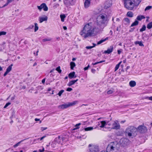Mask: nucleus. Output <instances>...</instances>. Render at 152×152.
<instances>
[{
	"instance_id": "1",
	"label": "nucleus",
	"mask_w": 152,
	"mask_h": 152,
	"mask_svg": "<svg viewBox=\"0 0 152 152\" xmlns=\"http://www.w3.org/2000/svg\"><path fill=\"white\" fill-rule=\"evenodd\" d=\"M92 25L91 23L86 24L80 32V34L85 39L92 36L94 34L95 28Z\"/></svg>"
},
{
	"instance_id": "2",
	"label": "nucleus",
	"mask_w": 152,
	"mask_h": 152,
	"mask_svg": "<svg viewBox=\"0 0 152 152\" xmlns=\"http://www.w3.org/2000/svg\"><path fill=\"white\" fill-rule=\"evenodd\" d=\"M125 132L129 137L133 138L137 135V130L135 127L130 126L126 129Z\"/></svg>"
},
{
	"instance_id": "3",
	"label": "nucleus",
	"mask_w": 152,
	"mask_h": 152,
	"mask_svg": "<svg viewBox=\"0 0 152 152\" xmlns=\"http://www.w3.org/2000/svg\"><path fill=\"white\" fill-rule=\"evenodd\" d=\"M107 16L105 14L100 15L97 18V24L99 26H101L103 25V26H105V24L107 20Z\"/></svg>"
},
{
	"instance_id": "4",
	"label": "nucleus",
	"mask_w": 152,
	"mask_h": 152,
	"mask_svg": "<svg viewBox=\"0 0 152 152\" xmlns=\"http://www.w3.org/2000/svg\"><path fill=\"white\" fill-rule=\"evenodd\" d=\"M111 119H110V121H107L108 125L111 126L113 129L117 130L120 129L121 126L118 121L117 120L114 121H111Z\"/></svg>"
},
{
	"instance_id": "5",
	"label": "nucleus",
	"mask_w": 152,
	"mask_h": 152,
	"mask_svg": "<svg viewBox=\"0 0 152 152\" xmlns=\"http://www.w3.org/2000/svg\"><path fill=\"white\" fill-rule=\"evenodd\" d=\"M77 102V101H75L72 102H68L67 104H64L61 105H58V107L59 109H66L75 105Z\"/></svg>"
},
{
	"instance_id": "6",
	"label": "nucleus",
	"mask_w": 152,
	"mask_h": 152,
	"mask_svg": "<svg viewBox=\"0 0 152 152\" xmlns=\"http://www.w3.org/2000/svg\"><path fill=\"white\" fill-rule=\"evenodd\" d=\"M133 0H129L124 4L125 7L129 10H132L135 6L134 3L132 2Z\"/></svg>"
},
{
	"instance_id": "7",
	"label": "nucleus",
	"mask_w": 152,
	"mask_h": 152,
	"mask_svg": "<svg viewBox=\"0 0 152 152\" xmlns=\"http://www.w3.org/2000/svg\"><path fill=\"white\" fill-rule=\"evenodd\" d=\"M129 140L126 138H122L120 139L119 143L123 147H125L129 144Z\"/></svg>"
},
{
	"instance_id": "8",
	"label": "nucleus",
	"mask_w": 152,
	"mask_h": 152,
	"mask_svg": "<svg viewBox=\"0 0 152 152\" xmlns=\"http://www.w3.org/2000/svg\"><path fill=\"white\" fill-rule=\"evenodd\" d=\"M74 0H63L64 4L68 7L70 6H72L75 4Z\"/></svg>"
},
{
	"instance_id": "9",
	"label": "nucleus",
	"mask_w": 152,
	"mask_h": 152,
	"mask_svg": "<svg viewBox=\"0 0 152 152\" xmlns=\"http://www.w3.org/2000/svg\"><path fill=\"white\" fill-rule=\"evenodd\" d=\"M137 132H138L140 133H144L147 132V129L144 126L140 125L139 126L137 129Z\"/></svg>"
},
{
	"instance_id": "10",
	"label": "nucleus",
	"mask_w": 152,
	"mask_h": 152,
	"mask_svg": "<svg viewBox=\"0 0 152 152\" xmlns=\"http://www.w3.org/2000/svg\"><path fill=\"white\" fill-rule=\"evenodd\" d=\"M91 147L89 148V150L91 152H97L99 151V148L97 146L92 145L90 144L88 145V147Z\"/></svg>"
},
{
	"instance_id": "11",
	"label": "nucleus",
	"mask_w": 152,
	"mask_h": 152,
	"mask_svg": "<svg viewBox=\"0 0 152 152\" xmlns=\"http://www.w3.org/2000/svg\"><path fill=\"white\" fill-rule=\"evenodd\" d=\"M38 9L40 11L41 10L43 9L44 11H47L48 10V8L45 3L42 4L40 6H37Z\"/></svg>"
},
{
	"instance_id": "12",
	"label": "nucleus",
	"mask_w": 152,
	"mask_h": 152,
	"mask_svg": "<svg viewBox=\"0 0 152 152\" xmlns=\"http://www.w3.org/2000/svg\"><path fill=\"white\" fill-rule=\"evenodd\" d=\"M38 9L40 11L41 10L43 9L44 11H47L48 10V8L45 3L42 4L40 6H37Z\"/></svg>"
},
{
	"instance_id": "13",
	"label": "nucleus",
	"mask_w": 152,
	"mask_h": 152,
	"mask_svg": "<svg viewBox=\"0 0 152 152\" xmlns=\"http://www.w3.org/2000/svg\"><path fill=\"white\" fill-rule=\"evenodd\" d=\"M115 148H113V146L112 145L110 144L108 145L107 148V151H103L101 152H108V151H113L115 150Z\"/></svg>"
},
{
	"instance_id": "14",
	"label": "nucleus",
	"mask_w": 152,
	"mask_h": 152,
	"mask_svg": "<svg viewBox=\"0 0 152 152\" xmlns=\"http://www.w3.org/2000/svg\"><path fill=\"white\" fill-rule=\"evenodd\" d=\"M112 4V1L111 0H107L104 4V8L105 9L108 8L111 6Z\"/></svg>"
},
{
	"instance_id": "15",
	"label": "nucleus",
	"mask_w": 152,
	"mask_h": 152,
	"mask_svg": "<svg viewBox=\"0 0 152 152\" xmlns=\"http://www.w3.org/2000/svg\"><path fill=\"white\" fill-rule=\"evenodd\" d=\"M64 137L58 136V137L55 139V140L57 143H59L61 142V140H62V141H63L64 140Z\"/></svg>"
},
{
	"instance_id": "16",
	"label": "nucleus",
	"mask_w": 152,
	"mask_h": 152,
	"mask_svg": "<svg viewBox=\"0 0 152 152\" xmlns=\"http://www.w3.org/2000/svg\"><path fill=\"white\" fill-rule=\"evenodd\" d=\"M113 46H111L110 47V48H108L107 50H105L104 52V53L106 54H109L112 52L113 51Z\"/></svg>"
},
{
	"instance_id": "17",
	"label": "nucleus",
	"mask_w": 152,
	"mask_h": 152,
	"mask_svg": "<svg viewBox=\"0 0 152 152\" xmlns=\"http://www.w3.org/2000/svg\"><path fill=\"white\" fill-rule=\"evenodd\" d=\"M68 77L70 79H72L75 78L77 77L75 75V72H70L68 75Z\"/></svg>"
},
{
	"instance_id": "18",
	"label": "nucleus",
	"mask_w": 152,
	"mask_h": 152,
	"mask_svg": "<svg viewBox=\"0 0 152 152\" xmlns=\"http://www.w3.org/2000/svg\"><path fill=\"white\" fill-rule=\"evenodd\" d=\"M45 17H40L39 18V20L40 23H42L44 21L47 20L48 18L47 16H44Z\"/></svg>"
},
{
	"instance_id": "19",
	"label": "nucleus",
	"mask_w": 152,
	"mask_h": 152,
	"mask_svg": "<svg viewBox=\"0 0 152 152\" xmlns=\"http://www.w3.org/2000/svg\"><path fill=\"white\" fill-rule=\"evenodd\" d=\"M90 4V0H86L84 2V6L85 8H88Z\"/></svg>"
},
{
	"instance_id": "20",
	"label": "nucleus",
	"mask_w": 152,
	"mask_h": 152,
	"mask_svg": "<svg viewBox=\"0 0 152 152\" xmlns=\"http://www.w3.org/2000/svg\"><path fill=\"white\" fill-rule=\"evenodd\" d=\"M78 80V79H77L76 80H72L70 81L67 84V86H71L72 85L74 84Z\"/></svg>"
},
{
	"instance_id": "21",
	"label": "nucleus",
	"mask_w": 152,
	"mask_h": 152,
	"mask_svg": "<svg viewBox=\"0 0 152 152\" xmlns=\"http://www.w3.org/2000/svg\"><path fill=\"white\" fill-rule=\"evenodd\" d=\"M107 121H101V125L100 126V127L101 128H103L104 127V126L106 125H108V124H107Z\"/></svg>"
},
{
	"instance_id": "22",
	"label": "nucleus",
	"mask_w": 152,
	"mask_h": 152,
	"mask_svg": "<svg viewBox=\"0 0 152 152\" xmlns=\"http://www.w3.org/2000/svg\"><path fill=\"white\" fill-rule=\"evenodd\" d=\"M129 86L131 87H134L136 86V83L134 81L132 80L129 83Z\"/></svg>"
},
{
	"instance_id": "23",
	"label": "nucleus",
	"mask_w": 152,
	"mask_h": 152,
	"mask_svg": "<svg viewBox=\"0 0 152 152\" xmlns=\"http://www.w3.org/2000/svg\"><path fill=\"white\" fill-rule=\"evenodd\" d=\"M134 44L135 45H137L138 44L140 46H144V45L142 43V41H136L134 42Z\"/></svg>"
},
{
	"instance_id": "24",
	"label": "nucleus",
	"mask_w": 152,
	"mask_h": 152,
	"mask_svg": "<svg viewBox=\"0 0 152 152\" xmlns=\"http://www.w3.org/2000/svg\"><path fill=\"white\" fill-rule=\"evenodd\" d=\"M108 37H107L105 39H102L100 41H99L97 42V45H99L101 44L102 43L104 42L106 40H107L108 39Z\"/></svg>"
},
{
	"instance_id": "25",
	"label": "nucleus",
	"mask_w": 152,
	"mask_h": 152,
	"mask_svg": "<svg viewBox=\"0 0 152 152\" xmlns=\"http://www.w3.org/2000/svg\"><path fill=\"white\" fill-rule=\"evenodd\" d=\"M141 0H133L135 6H137L139 5L141 2Z\"/></svg>"
},
{
	"instance_id": "26",
	"label": "nucleus",
	"mask_w": 152,
	"mask_h": 152,
	"mask_svg": "<svg viewBox=\"0 0 152 152\" xmlns=\"http://www.w3.org/2000/svg\"><path fill=\"white\" fill-rule=\"evenodd\" d=\"M113 146V148L115 149H117V145H118V143L116 142H112L110 143Z\"/></svg>"
},
{
	"instance_id": "27",
	"label": "nucleus",
	"mask_w": 152,
	"mask_h": 152,
	"mask_svg": "<svg viewBox=\"0 0 152 152\" xmlns=\"http://www.w3.org/2000/svg\"><path fill=\"white\" fill-rule=\"evenodd\" d=\"M145 17L143 15H140L138 16L137 18V19L138 20H141L143 19H145Z\"/></svg>"
},
{
	"instance_id": "28",
	"label": "nucleus",
	"mask_w": 152,
	"mask_h": 152,
	"mask_svg": "<svg viewBox=\"0 0 152 152\" xmlns=\"http://www.w3.org/2000/svg\"><path fill=\"white\" fill-rule=\"evenodd\" d=\"M70 68L72 70H73L74 68L76 66L75 64V62H71L70 63Z\"/></svg>"
},
{
	"instance_id": "29",
	"label": "nucleus",
	"mask_w": 152,
	"mask_h": 152,
	"mask_svg": "<svg viewBox=\"0 0 152 152\" xmlns=\"http://www.w3.org/2000/svg\"><path fill=\"white\" fill-rule=\"evenodd\" d=\"M139 22L137 20H135L131 25L130 27L136 26L138 24Z\"/></svg>"
},
{
	"instance_id": "30",
	"label": "nucleus",
	"mask_w": 152,
	"mask_h": 152,
	"mask_svg": "<svg viewBox=\"0 0 152 152\" xmlns=\"http://www.w3.org/2000/svg\"><path fill=\"white\" fill-rule=\"evenodd\" d=\"M126 15L129 17L132 18L133 17V14L132 12L129 11L127 12Z\"/></svg>"
},
{
	"instance_id": "31",
	"label": "nucleus",
	"mask_w": 152,
	"mask_h": 152,
	"mask_svg": "<svg viewBox=\"0 0 152 152\" xmlns=\"http://www.w3.org/2000/svg\"><path fill=\"white\" fill-rule=\"evenodd\" d=\"M13 66V64H11L6 69V71L9 73L11 70L12 67Z\"/></svg>"
},
{
	"instance_id": "32",
	"label": "nucleus",
	"mask_w": 152,
	"mask_h": 152,
	"mask_svg": "<svg viewBox=\"0 0 152 152\" xmlns=\"http://www.w3.org/2000/svg\"><path fill=\"white\" fill-rule=\"evenodd\" d=\"M60 17L61 18V20L62 22H64V18H66L65 15L64 14H61L60 15Z\"/></svg>"
},
{
	"instance_id": "33",
	"label": "nucleus",
	"mask_w": 152,
	"mask_h": 152,
	"mask_svg": "<svg viewBox=\"0 0 152 152\" xmlns=\"http://www.w3.org/2000/svg\"><path fill=\"white\" fill-rule=\"evenodd\" d=\"M93 127H89L86 128L84 129V130L86 131H91L93 129Z\"/></svg>"
},
{
	"instance_id": "34",
	"label": "nucleus",
	"mask_w": 152,
	"mask_h": 152,
	"mask_svg": "<svg viewBox=\"0 0 152 152\" xmlns=\"http://www.w3.org/2000/svg\"><path fill=\"white\" fill-rule=\"evenodd\" d=\"M146 27L145 25H142V27L140 29V32H142L144 31H145L146 30Z\"/></svg>"
},
{
	"instance_id": "35",
	"label": "nucleus",
	"mask_w": 152,
	"mask_h": 152,
	"mask_svg": "<svg viewBox=\"0 0 152 152\" xmlns=\"http://www.w3.org/2000/svg\"><path fill=\"white\" fill-rule=\"evenodd\" d=\"M26 139H25L24 140H21V141L18 142L16 144H15L14 145V148H16V147H17L23 141H24V140H26Z\"/></svg>"
},
{
	"instance_id": "36",
	"label": "nucleus",
	"mask_w": 152,
	"mask_h": 152,
	"mask_svg": "<svg viewBox=\"0 0 152 152\" xmlns=\"http://www.w3.org/2000/svg\"><path fill=\"white\" fill-rule=\"evenodd\" d=\"M147 28L148 29H150L152 28V22L149 23L147 24Z\"/></svg>"
},
{
	"instance_id": "37",
	"label": "nucleus",
	"mask_w": 152,
	"mask_h": 152,
	"mask_svg": "<svg viewBox=\"0 0 152 152\" xmlns=\"http://www.w3.org/2000/svg\"><path fill=\"white\" fill-rule=\"evenodd\" d=\"M121 63V61L118 64H117L116 65L115 68V71H116L118 69V68L120 66V65Z\"/></svg>"
},
{
	"instance_id": "38",
	"label": "nucleus",
	"mask_w": 152,
	"mask_h": 152,
	"mask_svg": "<svg viewBox=\"0 0 152 152\" xmlns=\"http://www.w3.org/2000/svg\"><path fill=\"white\" fill-rule=\"evenodd\" d=\"M35 25V28H34V32H36L37 31L38 29V24L36 23H34Z\"/></svg>"
},
{
	"instance_id": "39",
	"label": "nucleus",
	"mask_w": 152,
	"mask_h": 152,
	"mask_svg": "<svg viewBox=\"0 0 152 152\" xmlns=\"http://www.w3.org/2000/svg\"><path fill=\"white\" fill-rule=\"evenodd\" d=\"M56 70L59 73H61V70L60 69V67L58 66L56 69Z\"/></svg>"
},
{
	"instance_id": "40",
	"label": "nucleus",
	"mask_w": 152,
	"mask_h": 152,
	"mask_svg": "<svg viewBox=\"0 0 152 152\" xmlns=\"http://www.w3.org/2000/svg\"><path fill=\"white\" fill-rule=\"evenodd\" d=\"M51 40V39L50 38H46L43 39H42V41L43 42H45L46 41H50Z\"/></svg>"
},
{
	"instance_id": "41",
	"label": "nucleus",
	"mask_w": 152,
	"mask_h": 152,
	"mask_svg": "<svg viewBox=\"0 0 152 152\" xmlns=\"http://www.w3.org/2000/svg\"><path fill=\"white\" fill-rule=\"evenodd\" d=\"M7 34V32L4 31H1L0 32V36L2 35H5Z\"/></svg>"
},
{
	"instance_id": "42",
	"label": "nucleus",
	"mask_w": 152,
	"mask_h": 152,
	"mask_svg": "<svg viewBox=\"0 0 152 152\" xmlns=\"http://www.w3.org/2000/svg\"><path fill=\"white\" fill-rule=\"evenodd\" d=\"M64 91L63 90H62L61 91H60L58 94H58L59 96H60L61 95V94H62V93L64 92Z\"/></svg>"
},
{
	"instance_id": "43",
	"label": "nucleus",
	"mask_w": 152,
	"mask_h": 152,
	"mask_svg": "<svg viewBox=\"0 0 152 152\" xmlns=\"http://www.w3.org/2000/svg\"><path fill=\"white\" fill-rule=\"evenodd\" d=\"M152 7L151 6H149L147 7L145 9V11H146L148 10H149L150 9H151Z\"/></svg>"
},
{
	"instance_id": "44",
	"label": "nucleus",
	"mask_w": 152,
	"mask_h": 152,
	"mask_svg": "<svg viewBox=\"0 0 152 152\" xmlns=\"http://www.w3.org/2000/svg\"><path fill=\"white\" fill-rule=\"evenodd\" d=\"M53 81V79L51 78H48L46 81V82L48 83H51Z\"/></svg>"
},
{
	"instance_id": "45",
	"label": "nucleus",
	"mask_w": 152,
	"mask_h": 152,
	"mask_svg": "<svg viewBox=\"0 0 152 152\" xmlns=\"http://www.w3.org/2000/svg\"><path fill=\"white\" fill-rule=\"evenodd\" d=\"M114 91H113V90H109V91H108L107 92V93L108 94H112V93H113V92H114Z\"/></svg>"
},
{
	"instance_id": "46",
	"label": "nucleus",
	"mask_w": 152,
	"mask_h": 152,
	"mask_svg": "<svg viewBox=\"0 0 152 152\" xmlns=\"http://www.w3.org/2000/svg\"><path fill=\"white\" fill-rule=\"evenodd\" d=\"M124 20L128 23H129L130 22L129 19L128 18H125Z\"/></svg>"
},
{
	"instance_id": "47",
	"label": "nucleus",
	"mask_w": 152,
	"mask_h": 152,
	"mask_svg": "<svg viewBox=\"0 0 152 152\" xmlns=\"http://www.w3.org/2000/svg\"><path fill=\"white\" fill-rule=\"evenodd\" d=\"M59 5L58 4H57V3L55 4H54V5H53V7L55 9V8H56L57 7H59Z\"/></svg>"
},
{
	"instance_id": "48",
	"label": "nucleus",
	"mask_w": 152,
	"mask_h": 152,
	"mask_svg": "<svg viewBox=\"0 0 152 152\" xmlns=\"http://www.w3.org/2000/svg\"><path fill=\"white\" fill-rule=\"evenodd\" d=\"M104 129H107L108 130V131H111L112 129H113L112 128V127L111 126V127L110 126V127H107V126H106V127H104Z\"/></svg>"
},
{
	"instance_id": "49",
	"label": "nucleus",
	"mask_w": 152,
	"mask_h": 152,
	"mask_svg": "<svg viewBox=\"0 0 152 152\" xmlns=\"http://www.w3.org/2000/svg\"><path fill=\"white\" fill-rule=\"evenodd\" d=\"M11 104V103L10 102H8L6 103L5 105L4 106V108H6L9 105Z\"/></svg>"
},
{
	"instance_id": "50",
	"label": "nucleus",
	"mask_w": 152,
	"mask_h": 152,
	"mask_svg": "<svg viewBox=\"0 0 152 152\" xmlns=\"http://www.w3.org/2000/svg\"><path fill=\"white\" fill-rule=\"evenodd\" d=\"M105 61V60H103V61H100L99 62H96L95 63H94V64H95V65H96V64H99V63H102L103 62H104Z\"/></svg>"
},
{
	"instance_id": "51",
	"label": "nucleus",
	"mask_w": 152,
	"mask_h": 152,
	"mask_svg": "<svg viewBox=\"0 0 152 152\" xmlns=\"http://www.w3.org/2000/svg\"><path fill=\"white\" fill-rule=\"evenodd\" d=\"M72 90V89L71 88H67L66 91H71Z\"/></svg>"
},
{
	"instance_id": "52",
	"label": "nucleus",
	"mask_w": 152,
	"mask_h": 152,
	"mask_svg": "<svg viewBox=\"0 0 152 152\" xmlns=\"http://www.w3.org/2000/svg\"><path fill=\"white\" fill-rule=\"evenodd\" d=\"M47 129V127H41V130L42 131H43L46 129Z\"/></svg>"
},
{
	"instance_id": "53",
	"label": "nucleus",
	"mask_w": 152,
	"mask_h": 152,
	"mask_svg": "<svg viewBox=\"0 0 152 152\" xmlns=\"http://www.w3.org/2000/svg\"><path fill=\"white\" fill-rule=\"evenodd\" d=\"M90 66L88 64V66H86V67H85L84 68V69L86 71V70H88L89 68V67Z\"/></svg>"
},
{
	"instance_id": "54",
	"label": "nucleus",
	"mask_w": 152,
	"mask_h": 152,
	"mask_svg": "<svg viewBox=\"0 0 152 152\" xmlns=\"http://www.w3.org/2000/svg\"><path fill=\"white\" fill-rule=\"evenodd\" d=\"M93 48L92 46H88L86 47V48L87 49H90Z\"/></svg>"
},
{
	"instance_id": "55",
	"label": "nucleus",
	"mask_w": 152,
	"mask_h": 152,
	"mask_svg": "<svg viewBox=\"0 0 152 152\" xmlns=\"http://www.w3.org/2000/svg\"><path fill=\"white\" fill-rule=\"evenodd\" d=\"M45 136H44L41 137L40 138H38V139H37L36 140H39V139L40 140H42L44 138H45Z\"/></svg>"
},
{
	"instance_id": "56",
	"label": "nucleus",
	"mask_w": 152,
	"mask_h": 152,
	"mask_svg": "<svg viewBox=\"0 0 152 152\" xmlns=\"http://www.w3.org/2000/svg\"><path fill=\"white\" fill-rule=\"evenodd\" d=\"M135 28L134 27H133V28H132L130 29L129 30V32H132L134 31V30L135 29Z\"/></svg>"
},
{
	"instance_id": "57",
	"label": "nucleus",
	"mask_w": 152,
	"mask_h": 152,
	"mask_svg": "<svg viewBox=\"0 0 152 152\" xmlns=\"http://www.w3.org/2000/svg\"><path fill=\"white\" fill-rule=\"evenodd\" d=\"M34 27V25H31L28 27V28H27V29H32Z\"/></svg>"
},
{
	"instance_id": "58",
	"label": "nucleus",
	"mask_w": 152,
	"mask_h": 152,
	"mask_svg": "<svg viewBox=\"0 0 152 152\" xmlns=\"http://www.w3.org/2000/svg\"><path fill=\"white\" fill-rule=\"evenodd\" d=\"M91 71L93 73H94L96 71V70L95 69L93 68L91 69Z\"/></svg>"
},
{
	"instance_id": "59",
	"label": "nucleus",
	"mask_w": 152,
	"mask_h": 152,
	"mask_svg": "<svg viewBox=\"0 0 152 152\" xmlns=\"http://www.w3.org/2000/svg\"><path fill=\"white\" fill-rule=\"evenodd\" d=\"M120 28H121V26L120 25L119 26V27H118L117 28V31H119L120 30Z\"/></svg>"
},
{
	"instance_id": "60",
	"label": "nucleus",
	"mask_w": 152,
	"mask_h": 152,
	"mask_svg": "<svg viewBox=\"0 0 152 152\" xmlns=\"http://www.w3.org/2000/svg\"><path fill=\"white\" fill-rule=\"evenodd\" d=\"M8 73H9V72L6 71V72L4 74V76L5 77L7 74Z\"/></svg>"
},
{
	"instance_id": "61",
	"label": "nucleus",
	"mask_w": 152,
	"mask_h": 152,
	"mask_svg": "<svg viewBox=\"0 0 152 152\" xmlns=\"http://www.w3.org/2000/svg\"><path fill=\"white\" fill-rule=\"evenodd\" d=\"M9 3H8V1H7V3L5 4L1 8H3L4 7H5V6H7L8 4H9Z\"/></svg>"
},
{
	"instance_id": "62",
	"label": "nucleus",
	"mask_w": 152,
	"mask_h": 152,
	"mask_svg": "<svg viewBox=\"0 0 152 152\" xmlns=\"http://www.w3.org/2000/svg\"><path fill=\"white\" fill-rule=\"evenodd\" d=\"M80 124H81L80 123L77 124L75 125V127H79V126H80Z\"/></svg>"
},
{
	"instance_id": "63",
	"label": "nucleus",
	"mask_w": 152,
	"mask_h": 152,
	"mask_svg": "<svg viewBox=\"0 0 152 152\" xmlns=\"http://www.w3.org/2000/svg\"><path fill=\"white\" fill-rule=\"evenodd\" d=\"M39 152H43L44 151V148H43V149L42 150L39 149Z\"/></svg>"
},
{
	"instance_id": "64",
	"label": "nucleus",
	"mask_w": 152,
	"mask_h": 152,
	"mask_svg": "<svg viewBox=\"0 0 152 152\" xmlns=\"http://www.w3.org/2000/svg\"><path fill=\"white\" fill-rule=\"evenodd\" d=\"M148 99L152 101V96L148 97Z\"/></svg>"
}]
</instances>
